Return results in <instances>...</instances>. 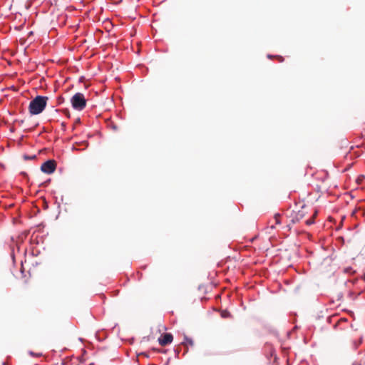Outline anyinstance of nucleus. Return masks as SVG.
<instances>
[{"instance_id":"nucleus-1","label":"nucleus","mask_w":365,"mask_h":365,"mask_svg":"<svg viewBox=\"0 0 365 365\" xmlns=\"http://www.w3.org/2000/svg\"><path fill=\"white\" fill-rule=\"evenodd\" d=\"M48 98L47 96H37L31 101L29 110L31 115H38L45 109Z\"/></svg>"},{"instance_id":"nucleus-2","label":"nucleus","mask_w":365,"mask_h":365,"mask_svg":"<svg viewBox=\"0 0 365 365\" xmlns=\"http://www.w3.org/2000/svg\"><path fill=\"white\" fill-rule=\"evenodd\" d=\"M71 103L74 109L82 110L86 106V100L81 93H76L71 99Z\"/></svg>"},{"instance_id":"nucleus-3","label":"nucleus","mask_w":365,"mask_h":365,"mask_svg":"<svg viewBox=\"0 0 365 365\" xmlns=\"http://www.w3.org/2000/svg\"><path fill=\"white\" fill-rule=\"evenodd\" d=\"M301 209L298 210H293L291 215V222L292 224L299 222L307 213V206L302 204L300 206Z\"/></svg>"},{"instance_id":"nucleus-4","label":"nucleus","mask_w":365,"mask_h":365,"mask_svg":"<svg viewBox=\"0 0 365 365\" xmlns=\"http://www.w3.org/2000/svg\"><path fill=\"white\" fill-rule=\"evenodd\" d=\"M56 168V162L54 160H48L44 162L41 166V171L47 174L53 173Z\"/></svg>"},{"instance_id":"nucleus-5","label":"nucleus","mask_w":365,"mask_h":365,"mask_svg":"<svg viewBox=\"0 0 365 365\" xmlns=\"http://www.w3.org/2000/svg\"><path fill=\"white\" fill-rule=\"evenodd\" d=\"M173 336L170 333H165L158 339L159 344L161 346H166L173 341Z\"/></svg>"},{"instance_id":"nucleus-6","label":"nucleus","mask_w":365,"mask_h":365,"mask_svg":"<svg viewBox=\"0 0 365 365\" xmlns=\"http://www.w3.org/2000/svg\"><path fill=\"white\" fill-rule=\"evenodd\" d=\"M317 210H314V213H313V215H312V216L311 217V218H310V219H309V220H306V224H307V225H312V224L314 222V219L315 218V217L317 216Z\"/></svg>"},{"instance_id":"nucleus-7","label":"nucleus","mask_w":365,"mask_h":365,"mask_svg":"<svg viewBox=\"0 0 365 365\" xmlns=\"http://www.w3.org/2000/svg\"><path fill=\"white\" fill-rule=\"evenodd\" d=\"M280 215L279 214H275L274 217V220L276 225L280 224Z\"/></svg>"},{"instance_id":"nucleus-8","label":"nucleus","mask_w":365,"mask_h":365,"mask_svg":"<svg viewBox=\"0 0 365 365\" xmlns=\"http://www.w3.org/2000/svg\"><path fill=\"white\" fill-rule=\"evenodd\" d=\"M365 180V175H359L357 178L355 180V182H362L363 180Z\"/></svg>"},{"instance_id":"nucleus-9","label":"nucleus","mask_w":365,"mask_h":365,"mask_svg":"<svg viewBox=\"0 0 365 365\" xmlns=\"http://www.w3.org/2000/svg\"><path fill=\"white\" fill-rule=\"evenodd\" d=\"M188 343L190 345H193V341L191 339H188L187 336L185 337V341L182 344Z\"/></svg>"},{"instance_id":"nucleus-10","label":"nucleus","mask_w":365,"mask_h":365,"mask_svg":"<svg viewBox=\"0 0 365 365\" xmlns=\"http://www.w3.org/2000/svg\"><path fill=\"white\" fill-rule=\"evenodd\" d=\"M35 158H36V156H35V155H34V156H32V157H31V156H29V157L24 156V158H25V159H34Z\"/></svg>"},{"instance_id":"nucleus-11","label":"nucleus","mask_w":365,"mask_h":365,"mask_svg":"<svg viewBox=\"0 0 365 365\" xmlns=\"http://www.w3.org/2000/svg\"><path fill=\"white\" fill-rule=\"evenodd\" d=\"M278 58H279V61H283V58L282 56H279Z\"/></svg>"},{"instance_id":"nucleus-12","label":"nucleus","mask_w":365,"mask_h":365,"mask_svg":"<svg viewBox=\"0 0 365 365\" xmlns=\"http://www.w3.org/2000/svg\"><path fill=\"white\" fill-rule=\"evenodd\" d=\"M364 280H365V273H364Z\"/></svg>"}]
</instances>
